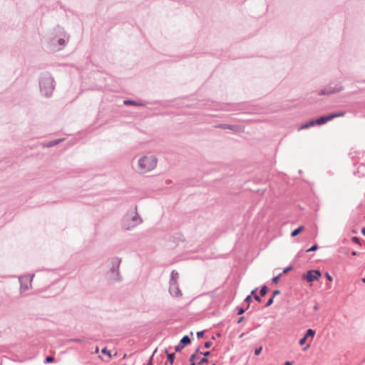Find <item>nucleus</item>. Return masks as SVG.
Instances as JSON below:
<instances>
[{"mask_svg": "<svg viewBox=\"0 0 365 365\" xmlns=\"http://www.w3.org/2000/svg\"><path fill=\"white\" fill-rule=\"evenodd\" d=\"M309 128V127L308 123H304V124L301 125L299 126V128H298V130H300L307 129V128Z\"/></svg>", "mask_w": 365, "mask_h": 365, "instance_id": "24", "label": "nucleus"}, {"mask_svg": "<svg viewBox=\"0 0 365 365\" xmlns=\"http://www.w3.org/2000/svg\"><path fill=\"white\" fill-rule=\"evenodd\" d=\"M254 298L257 302H261V298L258 295H255Z\"/></svg>", "mask_w": 365, "mask_h": 365, "instance_id": "44", "label": "nucleus"}, {"mask_svg": "<svg viewBox=\"0 0 365 365\" xmlns=\"http://www.w3.org/2000/svg\"><path fill=\"white\" fill-rule=\"evenodd\" d=\"M282 273L279 274L277 276H275L272 278V282L273 283H277L278 280L279 279L280 277L282 276Z\"/></svg>", "mask_w": 365, "mask_h": 365, "instance_id": "23", "label": "nucleus"}, {"mask_svg": "<svg viewBox=\"0 0 365 365\" xmlns=\"http://www.w3.org/2000/svg\"><path fill=\"white\" fill-rule=\"evenodd\" d=\"M201 354H203L205 356H204V358H202L200 360V364L207 363L208 362V359L207 358V356H210V351H205V352H201Z\"/></svg>", "mask_w": 365, "mask_h": 365, "instance_id": "14", "label": "nucleus"}, {"mask_svg": "<svg viewBox=\"0 0 365 365\" xmlns=\"http://www.w3.org/2000/svg\"><path fill=\"white\" fill-rule=\"evenodd\" d=\"M284 365H292V362H290V361H286V362L284 363Z\"/></svg>", "mask_w": 365, "mask_h": 365, "instance_id": "47", "label": "nucleus"}, {"mask_svg": "<svg viewBox=\"0 0 365 365\" xmlns=\"http://www.w3.org/2000/svg\"><path fill=\"white\" fill-rule=\"evenodd\" d=\"M62 140L61 139H57V140H53V141H51L48 143L47 145V147H52V146H54L56 145H57L58 143H59L60 142H61Z\"/></svg>", "mask_w": 365, "mask_h": 365, "instance_id": "19", "label": "nucleus"}, {"mask_svg": "<svg viewBox=\"0 0 365 365\" xmlns=\"http://www.w3.org/2000/svg\"><path fill=\"white\" fill-rule=\"evenodd\" d=\"M262 350V346H259V347L255 349V355H259L261 353Z\"/></svg>", "mask_w": 365, "mask_h": 365, "instance_id": "27", "label": "nucleus"}, {"mask_svg": "<svg viewBox=\"0 0 365 365\" xmlns=\"http://www.w3.org/2000/svg\"><path fill=\"white\" fill-rule=\"evenodd\" d=\"M183 347H184V346L182 345V344H180V343L179 344H178V345H176V346H175V351H177V352H180V351H181V350L183 349Z\"/></svg>", "mask_w": 365, "mask_h": 365, "instance_id": "22", "label": "nucleus"}, {"mask_svg": "<svg viewBox=\"0 0 365 365\" xmlns=\"http://www.w3.org/2000/svg\"><path fill=\"white\" fill-rule=\"evenodd\" d=\"M70 38L69 34H68L65 30L60 26H57L53 29V34L49 38V46L53 49L60 51L67 44Z\"/></svg>", "mask_w": 365, "mask_h": 365, "instance_id": "2", "label": "nucleus"}, {"mask_svg": "<svg viewBox=\"0 0 365 365\" xmlns=\"http://www.w3.org/2000/svg\"><path fill=\"white\" fill-rule=\"evenodd\" d=\"M101 352H102L103 354H108L109 356H110V352L107 350V349H106V348L103 349H102V351H101Z\"/></svg>", "mask_w": 365, "mask_h": 365, "instance_id": "36", "label": "nucleus"}, {"mask_svg": "<svg viewBox=\"0 0 365 365\" xmlns=\"http://www.w3.org/2000/svg\"><path fill=\"white\" fill-rule=\"evenodd\" d=\"M156 351H157V349L154 351V352H153V355L151 356V357H150V360H149V362H148V365H151V364H152L153 356V355L156 353Z\"/></svg>", "mask_w": 365, "mask_h": 365, "instance_id": "41", "label": "nucleus"}, {"mask_svg": "<svg viewBox=\"0 0 365 365\" xmlns=\"http://www.w3.org/2000/svg\"><path fill=\"white\" fill-rule=\"evenodd\" d=\"M326 92H329V95L333 94V91H331V88H324Z\"/></svg>", "mask_w": 365, "mask_h": 365, "instance_id": "43", "label": "nucleus"}, {"mask_svg": "<svg viewBox=\"0 0 365 365\" xmlns=\"http://www.w3.org/2000/svg\"><path fill=\"white\" fill-rule=\"evenodd\" d=\"M124 104L125 105H127V106H129V105H132V106H143L142 103H140V102H137V101H131V100H125L124 101Z\"/></svg>", "mask_w": 365, "mask_h": 365, "instance_id": "12", "label": "nucleus"}, {"mask_svg": "<svg viewBox=\"0 0 365 365\" xmlns=\"http://www.w3.org/2000/svg\"><path fill=\"white\" fill-rule=\"evenodd\" d=\"M325 275L329 281H332L333 278L328 272H327Z\"/></svg>", "mask_w": 365, "mask_h": 365, "instance_id": "37", "label": "nucleus"}, {"mask_svg": "<svg viewBox=\"0 0 365 365\" xmlns=\"http://www.w3.org/2000/svg\"><path fill=\"white\" fill-rule=\"evenodd\" d=\"M352 241L356 244H359L360 242H359V239L357 237H352Z\"/></svg>", "mask_w": 365, "mask_h": 365, "instance_id": "33", "label": "nucleus"}, {"mask_svg": "<svg viewBox=\"0 0 365 365\" xmlns=\"http://www.w3.org/2000/svg\"><path fill=\"white\" fill-rule=\"evenodd\" d=\"M351 255L353 256H356V255H358V253L354 251V252H352Z\"/></svg>", "mask_w": 365, "mask_h": 365, "instance_id": "49", "label": "nucleus"}, {"mask_svg": "<svg viewBox=\"0 0 365 365\" xmlns=\"http://www.w3.org/2000/svg\"><path fill=\"white\" fill-rule=\"evenodd\" d=\"M244 318H245L244 317H241L238 319L237 323H238V324L241 323V322L243 321Z\"/></svg>", "mask_w": 365, "mask_h": 365, "instance_id": "46", "label": "nucleus"}, {"mask_svg": "<svg viewBox=\"0 0 365 365\" xmlns=\"http://www.w3.org/2000/svg\"><path fill=\"white\" fill-rule=\"evenodd\" d=\"M165 353L167 354L168 361H170V364H173L175 359V354H169L167 349H165Z\"/></svg>", "mask_w": 365, "mask_h": 365, "instance_id": "16", "label": "nucleus"}, {"mask_svg": "<svg viewBox=\"0 0 365 365\" xmlns=\"http://www.w3.org/2000/svg\"><path fill=\"white\" fill-rule=\"evenodd\" d=\"M329 120H331L329 115H326V116H322L319 118L316 119L315 122L317 123V125H323V124L326 123Z\"/></svg>", "mask_w": 365, "mask_h": 365, "instance_id": "10", "label": "nucleus"}, {"mask_svg": "<svg viewBox=\"0 0 365 365\" xmlns=\"http://www.w3.org/2000/svg\"><path fill=\"white\" fill-rule=\"evenodd\" d=\"M280 294V291L277 289L273 292L272 297L273 298L276 296Z\"/></svg>", "mask_w": 365, "mask_h": 365, "instance_id": "38", "label": "nucleus"}, {"mask_svg": "<svg viewBox=\"0 0 365 365\" xmlns=\"http://www.w3.org/2000/svg\"><path fill=\"white\" fill-rule=\"evenodd\" d=\"M54 359L52 356H47L46 358V362L49 363L53 361Z\"/></svg>", "mask_w": 365, "mask_h": 365, "instance_id": "31", "label": "nucleus"}, {"mask_svg": "<svg viewBox=\"0 0 365 365\" xmlns=\"http://www.w3.org/2000/svg\"><path fill=\"white\" fill-rule=\"evenodd\" d=\"M196 357V354H193L190 356V361L192 362V361H194V359H195Z\"/></svg>", "mask_w": 365, "mask_h": 365, "instance_id": "42", "label": "nucleus"}, {"mask_svg": "<svg viewBox=\"0 0 365 365\" xmlns=\"http://www.w3.org/2000/svg\"><path fill=\"white\" fill-rule=\"evenodd\" d=\"M314 310H317L318 309V306L317 304L314 306Z\"/></svg>", "mask_w": 365, "mask_h": 365, "instance_id": "50", "label": "nucleus"}, {"mask_svg": "<svg viewBox=\"0 0 365 365\" xmlns=\"http://www.w3.org/2000/svg\"><path fill=\"white\" fill-rule=\"evenodd\" d=\"M319 95H329V92H326L325 89H322L319 93Z\"/></svg>", "mask_w": 365, "mask_h": 365, "instance_id": "32", "label": "nucleus"}, {"mask_svg": "<svg viewBox=\"0 0 365 365\" xmlns=\"http://www.w3.org/2000/svg\"><path fill=\"white\" fill-rule=\"evenodd\" d=\"M361 281H362L364 283H365V278H362V279H361Z\"/></svg>", "mask_w": 365, "mask_h": 365, "instance_id": "52", "label": "nucleus"}, {"mask_svg": "<svg viewBox=\"0 0 365 365\" xmlns=\"http://www.w3.org/2000/svg\"><path fill=\"white\" fill-rule=\"evenodd\" d=\"M257 288H255L254 289L252 292H251V295H255V292H257Z\"/></svg>", "mask_w": 365, "mask_h": 365, "instance_id": "45", "label": "nucleus"}, {"mask_svg": "<svg viewBox=\"0 0 365 365\" xmlns=\"http://www.w3.org/2000/svg\"><path fill=\"white\" fill-rule=\"evenodd\" d=\"M292 269V267H288L285 268V269L283 270V272H282V273H283V274H285V273L288 272L289 270H291Z\"/></svg>", "mask_w": 365, "mask_h": 365, "instance_id": "40", "label": "nucleus"}, {"mask_svg": "<svg viewBox=\"0 0 365 365\" xmlns=\"http://www.w3.org/2000/svg\"><path fill=\"white\" fill-rule=\"evenodd\" d=\"M179 274L175 270H173L170 274V279L169 283H178Z\"/></svg>", "mask_w": 365, "mask_h": 365, "instance_id": "11", "label": "nucleus"}, {"mask_svg": "<svg viewBox=\"0 0 365 365\" xmlns=\"http://www.w3.org/2000/svg\"><path fill=\"white\" fill-rule=\"evenodd\" d=\"M190 339L189 338L188 336L185 335L184 336L181 340H180V344H182V345L183 346H186L187 344H190Z\"/></svg>", "mask_w": 365, "mask_h": 365, "instance_id": "13", "label": "nucleus"}, {"mask_svg": "<svg viewBox=\"0 0 365 365\" xmlns=\"http://www.w3.org/2000/svg\"><path fill=\"white\" fill-rule=\"evenodd\" d=\"M273 301H274V298H273V297H271V298L267 301V302L266 303L265 307H269L270 305H272V303H273Z\"/></svg>", "mask_w": 365, "mask_h": 365, "instance_id": "26", "label": "nucleus"}, {"mask_svg": "<svg viewBox=\"0 0 365 365\" xmlns=\"http://www.w3.org/2000/svg\"><path fill=\"white\" fill-rule=\"evenodd\" d=\"M307 123H308L309 128L312 126H314L315 125H317V123L315 122V120H312L309 122H308Z\"/></svg>", "mask_w": 365, "mask_h": 365, "instance_id": "29", "label": "nucleus"}, {"mask_svg": "<svg viewBox=\"0 0 365 365\" xmlns=\"http://www.w3.org/2000/svg\"><path fill=\"white\" fill-rule=\"evenodd\" d=\"M158 162V159L154 154L150 153L143 154L138 157L134 170L138 174H146L155 169Z\"/></svg>", "mask_w": 365, "mask_h": 365, "instance_id": "1", "label": "nucleus"}, {"mask_svg": "<svg viewBox=\"0 0 365 365\" xmlns=\"http://www.w3.org/2000/svg\"><path fill=\"white\" fill-rule=\"evenodd\" d=\"M309 346V345H307L306 347L304 348V350H306Z\"/></svg>", "mask_w": 365, "mask_h": 365, "instance_id": "53", "label": "nucleus"}, {"mask_svg": "<svg viewBox=\"0 0 365 365\" xmlns=\"http://www.w3.org/2000/svg\"><path fill=\"white\" fill-rule=\"evenodd\" d=\"M321 272L319 270H309L307 272L306 279L309 282H312L314 280L318 279V278L321 276Z\"/></svg>", "mask_w": 365, "mask_h": 365, "instance_id": "8", "label": "nucleus"}, {"mask_svg": "<svg viewBox=\"0 0 365 365\" xmlns=\"http://www.w3.org/2000/svg\"><path fill=\"white\" fill-rule=\"evenodd\" d=\"M314 334H315V331H314L313 329H309L307 331V333L306 334L304 335L305 338H308L309 336H312L313 337L314 336Z\"/></svg>", "mask_w": 365, "mask_h": 365, "instance_id": "18", "label": "nucleus"}, {"mask_svg": "<svg viewBox=\"0 0 365 365\" xmlns=\"http://www.w3.org/2000/svg\"><path fill=\"white\" fill-rule=\"evenodd\" d=\"M361 233L365 236V227L362 228Z\"/></svg>", "mask_w": 365, "mask_h": 365, "instance_id": "48", "label": "nucleus"}, {"mask_svg": "<svg viewBox=\"0 0 365 365\" xmlns=\"http://www.w3.org/2000/svg\"><path fill=\"white\" fill-rule=\"evenodd\" d=\"M268 288L266 285H263L259 291L261 296H264L267 292Z\"/></svg>", "mask_w": 365, "mask_h": 365, "instance_id": "20", "label": "nucleus"}, {"mask_svg": "<svg viewBox=\"0 0 365 365\" xmlns=\"http://www.w3.org/2000/svg\"><path fill=\"white\" fill-rule=\"evenodd\" d=\"M342 90H343L342 86L331 88V91H333V93H339V92L341 91Z\"/></svg>", "mask_w": 365, "mask_h": 365, "instance_id": "21", "label": "nucleus"}, {"mask_svg": "<svg viewBox=\"0 0 365 365\" xmlns=\"http://www.w3.org/2000/svg\"><path fill=\"white\" fill-rule=\"evenodd\" d=\"M245 312V309L242 307H238L237 308V314H242Z\"/></svg>", "mask_w": 365, "mask_h": 365, "instance_id": "28", "label": "nucleus"}, {"mask_svg": "<svg viewBox=\"0 0 365 365\" xmlns=\"http://www.w3.org/2000/svg\"><path fill=\"white\" fill-rule=\"evenodd\" d=\"M318 249L317 245H314L307 250V252L316 251Z\"/></svg>", "mask_w": 365, "mask_h": 365, "instance_id": "25", "label": "nucleus"}, {"mask_svg": "<svg viewBox=\"0 0 365 365\" xmlns=\"http://www.w3.org/2000/svg\"><path fill=\"white\" fill-rule=\"evenodd\" d=\"M304 229L303 226H299L298 228L293 230L291 233L292 237H296L297 235H299Z\"/></svg>", "mask_w": 365, "mask_h": 365, "instance_id": "15", "label": "nucleus"}, {"mask_svg": "<svg viewBox=\"0 0 365 365\" xmlns=\"http://www.w3.org/2000/svg\"><path fill=\"white\" fill-rule=\"evenodd\" d=\"M34 274L31 275H24L19 277V282L20 284V293L28 291L32 287V280Z\"/></svg>", "mask_w": 365, "mask_h": 365, "instance_id": "6", "label": "nucleus"}, {"mask_svg": "<svg viewBox=\"0 0 365 365\" xmlns=\"http://www.w3.org/2000/svg\"><path fill=\"white\" fill-rule=\"evenodd\" d=\"M344 114H345L344 112H339V113H335L330 114L329 117H330V119L332 120L334 118L344 116Z\"/></svg>", "mask_w": 365, "mask_h": 365, "instance_id": "17", "label": "nucleus"}, {"mask_svg": "<svg viewBox=\"0 0 365 365\" xmlns=\"http://www.w3.org/2000/svg\"><path fill=\"white\" fill-rule=\"evenodd\" d=\"M245 301L246 302H247V303H250V302H252V297H251V295H248V296L245 298Z\"/></svg>", "mask_w": 365, "mask_h": 365, "instance_id": "35", "label": "nucleus"}, {"mask_svg": "<svg viewBox=\"0 0 365 365\" xmlns=\"http://www.w3.org/2000/svg\"><path fill=\"white\" fill-rule=\"evenodd\" d=\"M143 220L137 212V207L128 210L123 218L122 227L125 230H131L141 224Z\"/></svg>", "mask_w": 365, "mask_h": 365, "instance_id": "3", "label": "nucleus"}, {"mask_svg": "<svg viewBox=\"0 0 365 365\" xmlns=\"http://www.w3.org/2000/svg\"><path fill=\"white\" fill-rule=\"evenodd\" d=\"M169 293L172 297H180L182 296L181 290L178 283H169Z\"/></svg>", "mask_w": 365, "mask_h": 365, "instance_id": "7", "label": "nucleus"}, {"mask_svg": "<svg viewBox=\"0 0 365 365\" xmlns=\"http://www.w3.org/2000/svg\"><path fill=\"white\" fill-rule=\"evenodd\" d=\"M204 334V331H198L197 332V338H200L203 336Z\"/></svg>", "mask_w": 365, "mask_h": 365, "instance_id": "39", "label": "nucleus"}, {"mask_svg": "<svg viewBox=\"0 0 365 365\" xmlns=\"http://www.w3.org/2000/svg\"><path fill=\"white\" fill-rule=\"evenodd\" d=\"M120 262L121 259L118 257L111 258L109 270L106 272V277L109 281L115 282L121 280V275L119 270Z\"/></svg>", "mask_w": 365, "mask_h": 365, "instance_id": "5", "label": "nucleus"}, {"mask_svg": "<svg viewBox=\"0 0 365 365\" xmlns=\"http://www.w3.org/2000/svg\"><path fill=\"white\" fill-rule=\"evenodd\" d=\"M40 91L45 97H50L55 88V81L48 73L41 74L39 78Z\"/></svg>", "mask_w": 365, "mask_h": 365, "instance_id": "4", "label": "nucleus"}, {"mask_svg": "<svg viewBox=\"0 0 365 365\" xmlns=\"http://www.w3.org/2000/svg\"><path fill=\"white\" fill-rule=\"evenodd\" d=\"M307 338H305V336H304L303 338H302L300 340H299V344L300 345H303L304 344L306 340H307Z\"/></svg>", "mask_w": 365, "mask_h": 365, "instance_id": "34", "label": "nucleus"}, {"mask_svg": "<svg viewBox=\"0 0 365 365\" xmlns=\"http://www.w3.org/2000/svg\"><path fill=\"white\" fill-rule=\"evenodd\" d=\"M212 365H215V364H212Z\"/></svg>", "mask_w": 365, "mask_h": 365, "instance_id": "54", "label": "nucleus"}, {"mask_svg": "<svg viewBox=\"0 0 365 365\" xmlns=\"http://www.w3.org/2000/svg\"><path fill=\"white\" fill-rule=\"evenodd\" d=\"M216 127L221 129H230L234 132H240L242 130L241 127L237 125L219 124Z\"/></svg>", "mask_w": 365, "mask_h": 365, "instance_id": "9", "label": "nucleus"}, {"mask_svg": "<svg viewBox=\"0 0 365 365\" xmlns=\"http://www.w3.org/2000/svg\"><path fill=\"white\" fill-rule=\"evenodd\" d=\"M190 365H196V364L194 361H192Z\"/></svg>", "mask_w": 365, "mask_h": 365, "instance_id": "51", "label": "nucleus"}, {"mask_svg": "<svg viewBox=\"0 0 365 365\" xmlns=\"http://www.w3.org/2000/svg\"><path fill=\"white\" fill-rule=\"evenodd\" d=\"M212 343L210 341H206L204 344L205 347L209 349L212 346Z\"/></svg>", "mask_w": 365, "mask_h": 365, "instance_id": "30", "label": "nucleus"}]
</instances>
